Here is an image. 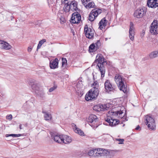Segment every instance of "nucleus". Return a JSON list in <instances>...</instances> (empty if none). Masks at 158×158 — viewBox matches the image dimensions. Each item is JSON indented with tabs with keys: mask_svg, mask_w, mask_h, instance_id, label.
<instances>
[{
	"mask_svg": "<svg viewBox=\"0 0 158 158\" xmlns=\"http://www.w3.org/2000/svg\"><path fill=\"white\" fill-rule=\"evenodd\" d=\"M105 60V59L102 54H98L96 57V60L93 64V65L97 64V66L100 71L102 77H104L105 72V68L103 64V63L106 62Z\"/></svg>",
	"mask_w": 158,
	"mask_h": 158,
	"instance_id": "nucleus-1",
	"label": "nucleus"
},
{
	"mask_svg": "<svg viewBox=\"0 0 158 158\" xmlns=\"http://www.w3.org/2000/svg\"><path fill=\"white\" fill-rule=\"evenodd\" d=\"M115 81L120 90H122L125 93H127L128 91V89L127 86L125 85L124 81V78L121 75L117 74L114 77Z\"/></svg>",
	"mask_w": 158,
	"mask_h": 158,
	"instance_id": "nucleus-2",
	"label": "nucleus"
},
{
	"mask_svg": "<svg viewBox=\"0 0 158 158\" xmlns=\"http://www.w3.org/2000/svg\"><path fill=\"white\" fill-rule=\"evenodd\" d=\"M99 94V89L97 88H92L86 94L85 97V99L89 101L97 98Z\"/></svg>",
	"mask_w": 158,
	"mask_h": 158,
	"instance_id": "nucleus-3",
	"label": "nucleus"
},
{
	"mask_svg": "<svg viewBox=\"0 0 158 158\" xmlns=\"http://www.w3.org/2000/svg\"><path fill=\"white\" fill-rule=\"evenodd\" d=\"M144 119L145 123L149 129L151 130H155L156 125L154 118L149 115H147L145 116Z\"/></svg>",
	"mask_w": 158,
	"mask_h": 158,
	"instance_id": "nucleus-4",
	"label": "nucleus"
},
{
	"mask_svg": "<svg viewBox=\"0 0 158 158\" xmlns=\"http://www.w3.org/2000/svg\"><path fill=\"white\" fill-rule=\"evenodd\" d=\"M146 11V9L144 7L142 8H139L135 11L134 15V17L136 18L139 19L141 18L145 15Z\"/></svg>",
	"mask_w": 158,
	"mask_h": 158,
	"instance_id": "nucleus-5",
	"label": "nucleus"
},
{
	"mask_svg": "<svg viewBox=\"0 0 158 158\" xmlns=\"http://www.w3.org/2000/svg\"><path fill=\"white\" fill-rule=\"evenodd\" d=\"M102 12V10L100 9H94L91 12L89 16V20L90 21H94L95 18Z\"/></svg>",
	"mask_w": 158,
	"mask_h": 158,
	"instance_id": "nucleus-6",
	"label": "nucleus"
},
{
	"mask_svg": "<svg viewBox=\"0 0 158 158\" xmlns=\"http://www.w3.org/2000/svg\"><path fill=\"white\" fill-rule=\"evenodd\" d=\"M98 121V118L94 114L90 115L87 119V121L89 123H93L92 124L90 125L94 128H96L98 127V125H97V124H95Z\"/></svg>",
	"mask_w": 158,
	"mask_h": 158,
	"instance_id": "nucleus-7",
	"label": "nucleus"
},
{
	"mask_svg": "<svg viewBox=\"0 0 158 158\" xmlns=\"http://www.w3.org/2000/svg\"><path fill=\"white\" fill-rule=\"evenodd\" d=\"M81 16L78 12H75L72 15L71 19V22L73 23H80L81 20Z\"/></svg>",
	"mask_w": 158,
	"mask_h": 158,
	"instance_id": "nucleus-8",
	"label": "nucleus"
},
{
	"mask_svg": "<svg viewBox=\"0 0 158 158\" xmlns=\"http://www.w3.org/2000/svg\"><path fill=\"white\" fill-rule=\"evenodd\" d=\"M94 152L95 157L103 156L108 152L107 150L100 148L94 149Z\"/></svg>",
	"mask_w": 158,
	"mask_h": 158,
	"instance_id": "nucleus-9",
	"label": "nucleus"
},
{
	"mask_svg": "<svg viewBox=\"0 0 158 158\" xmlns=\"http://www.w3.org/2000/svg\"><path fill=\"white\" fill-rule=\"evenodd\" d=\"M94 152L95 157L103 156L108 152L107 150L100 148L94 149Z\"/></svg>",
	"mask_w": 158,
	"mask_h": 158,
	"instance_id": "nucleus-10",
	"label": "nucleus"
},
{
	"mask_svg": "<svg viewBox=\"0 0 158 158\" xmlns=\"http://www.w3.org/2000/svg\"><path fill=\"white\" fill-rule=\"evenodd\" d=\"M150 31L153 35L158 34V26L156 21H154L151 24L150 27Z\"/></svg>",
	"mask_w": 158,
	"mask_h": 158,
	"instance_id": "nucleus-11",
	"label": "nucleus"
},
{
	"mask_svg": "<svg viewBox=\"0 0 158 158\" xmlns=\"http://www.w3.org/2000/svg\"><path fill=\"white\" fill-rule=\"evenodd\" d=\"M51 135L52 138L56 142L60 143H64L63 135H58L54 133L52 134Z\"/></svg>",
	"mask_w": 158,
	"mask_h": 158,
	"instance_id": "nucleus-12",
	"label": "nucleus"
},
{
	"mask_svg": "<svg viewBox=\"0 0 158 158\" xmlns=\"http://www.w3.org/2000/svg\"><path fill=\"white\" fill-rule=\"evenodd\" d=\"M84 31L86 36L89 39H91L94 35V32L91 28H88L87 25H85L84 27Z\"/></svg>",
	"mask_w": 158,
	"mask_h": 158,
	"instance_id": "nucleus-13",
	"label": "nucleus"
},
{
	"mask_svg": "<svg viewBox=\"0 0 158 158\" xmlns=\"http://www.w3.org/2000/svg\"><path fill=\"white\" fill-rule=\"evenodd\" d=\"M129 37L130 39L133 41L134 39L135 35V29L134 27L133 24L131 22L130 23V27L129 31Z\"/></svg>",
	"mask_w": 158,
	"mask_h": 158,
	"instance_id": "nucleus-14",
	"label": "nucleus"
},
{
	"mask_svg": "<svg viewBox=\"0 0 158 158\" xmlns=\"http://www.w3.org/2000/svg\"><path fill=\"white\" fill-rule=\"evenodd\" d=\"M147 6L152 8H156L158 6V0H148Z\"/></svg>",
	"mask_w": 158,
	"mask_h": 158,
	"instance_id": "nucleus-15",
	"label": "nucleus"
},
{
	"mask_svg": "<svg viewBox=\"0 0 158 158\" xmlns=\"http://www.w3.org/2000/svg\"><path fill=\"white\" fill-rule=\"evenodd\" d=\"M105 87L106 91L109 92L111 91L114 92L115 89H113L111 84L108 80H106L104 84Z\"/></svg>",
	"mask_w": 158,
	"mask_h": 158,
	"instance_id": "nucleus-16",
	"label": "nucleus"
},
{
	"mask_svg": "<svg viewBox=\"0 0 158 158\" xmlns=\"http://www.w3.org/2000/svg\"><path fill=\"white\" fill-rule=\"evenodd\" d=\"M106 121L108 122L110 125L111 126H114L118 124L119 122V120L114 119L111 118L110 119V118H107L106 120Z\"/></svg>",
	"mask_w": 158,
	"mask_h": 158,
	"instance_id": "nucleus-17",
	"label": "nucleus"
},
{
	"mask_svg": "<svg viewBox=\"0 0 158 158\" xmlns=\"http://www.w3.org/2000/svg\"><path fill=\"white\" fill-rule=\"evenodd\" d=\"M124 109V107H123L121 108V109L120 110H117L113 113L114 115L116 116H118L119 118H122L125 115V113L123 112Z\"/></svg>",
	"mask_w": 158,
	"mask_h": 158,
	"instance_id": "nucleus-18",
	"label": "nucleus"
},
{
	"mask_svg": "<svg viewBox=\"0 0 158 158\" xmlns=\"http://www.w3.org/2000/svg\"><path fill=\"white\" fill-rule=\"evenodd\" d=\"M58 60L56 58L52 61H51L50 62V67L52 69H55L58 67Z\"/></svg>",
	"mask_w": 158,
	"mask_h": 158,
	"instance_id": "nucleus-19",
	"label": "nucleus"
},
{
	"mask_svg": "<svg viewBox=\"0 0 158 158\" xmlns=\"http://www.w3.org/2000/svg\"><path fill=\"white\" fill-rule=\"evenodd\" d=\"M29 84L31 86L33 91L35 93L37 92L40 89L37 84L33 81H32L30 82Z\"/></svg>",
	"mask_w": 158,
	"mask_h": 158,
	"instance_id": "nucleus-20",
	"label": "nucleus"
},
{
	"mask_svg": "<svg viewBox=\"0 0 158 158\" xmlns=\"http://www.w3.org/2000/svg\"><path fill=\"white\" fill-rule=\"evenodd\" d=\"M72 126L73 127V129L75 132L78 133V134L81 136L84 135V133L83 132L81 129L78 128L75 124L74 123H73L72 124Z\"/></svg>",
	"mask_w": 158,
	"mask_h": 158,
	"instance_id": "nucleus-21",
	"label": "nucleus"
},
{
	"mask_svg": "<svg viewBox=\"0 0 158 158\" xmlns=\"http://www.w3.org/2000/svg\"><path fill=\"white\" fill-rule=\"evenodd\" d=\"M107 21L106 20L105 18H103L99 22V28L100 29H102L105 27L107 24Z\"/></svg>",
	"mask_w": 158,
	"mask_h": 158,
	"instance_id": "nucleus-22",
	"label": "nucleus"
},
{
	"mask_svg": "<svg viewBox=\"0 0 158 158\" xmlns=\"http://www.w3.org/2000/svg\"><path fill=\"white\" fill-rule=\"evenodd\" d=\"M70 4L71 10L73 11H76L78 9L77 3V2L75 1H73Z\"/></svg>",
	"mask_w": 158,
	"mask_h": 158,
	"instance_id": "nucleus-23",
	"label": "nucleus"
},
{
	"mask_svg": "<svg viewBox=\"0 0 158 158\" xmlns=\"http://www.w3.org/2000/svg\"><path fill=\"white\" fill-rule=\"evenodd\" d=\"M63 140L64 141V143H71L72 141V139L71 137L67 135H63Z\"/></svg>",
	"mask_w": 158,
	"mask_h": 158,
	"instance_id": "nucleus-24",
	"label": "nucleus"
},
{
	"mask_svg": "<svg viewBox=\"0 0 158 158\" xmlns=\"http://www.w3.org/2000/svg\"><path fill=\"white\" fill-rule=\"evenodd\" d=\"M42 113L44 114V119L46 120H51L52 116L50 114H49L47 112H45L43 111Z\"/></svg>",
	"mask_w": 158,
	"mask_h": 158,
	"instance_id": "nucleus-25",
	"label": "nucleus"
},
{
	"mask_svg": "<svg viewBox=\"0 0 158 158\" xmlns=\"http://www.w3.org/2000/svg\"><path fill=\"white\" fill-rule=\"evenodd\" d=\"M68 3V2L63 3L65 4L63 9L64 11L66 12H68L71 10L70 4H69Z\"/></svg>",
	"mask_w": 158,
	"mask_h": 158,
	"instance_id": "nucleus-26",
	"label": "nucleus"
},
{
	"mask_svg": "<svg viewBox=\"0 0 158 158\" xmlns=\"http://www.w3.org/2000/svg\"><path fill=\"white\" fill-rule=\"evenodd\" d=\"M149 57L151 59H153L158 56V51H155L150 53L149 55Z\"/></svg>",
	"mask_w": 158,
	"mask_h": 158,
	"instance_id": "nucleus-27",
	"label": "nucleus"
},
{
	"mask_svg": "<svg viewBox=\"0 0 158 158\" xmlns=\"http://www.w3.org/2000/svg\"><path fill=\"white\" fill-rule=\"evenodd\" d=\"M12 46L7 42H6L2 49L6 50H9L11 48Z\"/></svg>",
	"mask_w": 158,
	"mask_h": 158,
	"instance_id": "nucleus-28",
	"label": "nucleus"
},
{
	"mask_svg": "<svg viewBox=\"0 0 158 158\" xmlns=\"http://www.w3.org/2000/svg\"><path fill=\"white\" fill-rule=\"evenodd\" d=\"M95 5L93 2H91L88 3V4H86L85 6L86 8H94Z\"/></svg>",
	"mask_w": 158,
	"mask_h": 158,
	"instance_id": "nucleus-29",
	"label": "nucleus"
},
{
	"mask_svg": "<svg viewBox=\"0 0 158 158\" xmlns=\"http://www.w3.org/2000/svg\"><path fill=\"white\" fill-rule=\"evenodd\" d=\"M97 50V48L95 47V45L94 44H92L89 47V51L90 52H93Z\"/></svg>",
	"mask_w": 158,
	"mask_h": 158,
	"instance_id": "nucleus-30",
	"label": "nucleus"
},
{
	"mask_svg": "<svg viewBox=\"0 0 158 158\" xmlns=\"http://www.w3.org/2000/svg\"><path fill=\"white\" fill-rule=\"evenodd\" d=\"M93 109L94 110H95L97 111H101V107H100V105H95L93 107Z\"/></svg>",
	"mask_w": 158,
	"mask_h": 158,
	"instance_id": "nucleus-31",
	"label": "nucleus"
},
{
	"mask_svg": "<svg viewBox=\"0 0 158 158\" xmlns=\"http://www.w3.org/2000/svg\"><path fill=\"white\" fill-rule=\"evenodd\" d=\"M46 42V40L45 39H43L41 40L40 41L37 47V50L40 48L42 45L45 42Z\"/></svg>",
	"mask_w": 158,
	"mask_h": 158,
	"instance_id": "nucleus-32",
	"label": "nucleus"
},
{
	"mask_svg": "<svg viewBox=\"0 0 158 158\" xmlns=\"http://www.w3.org/2000/svg\"><path fill=\"white\" fill-rule=\"evenodd\" d=\"M92 88H97L99 89V85L98 82L96 81L94 82V83L92 84Z\"/></svg>",
	"mask_w": 158,
	"mask_h": 158,
	"instance_id": "nucleus-33",
	"label": "nucleus"
},
{
	"mask_svg": "<svg viewBox=\"0 0 158 158\" xmlns=\"http://www.w3.org/2000/svg\"><path fill=\"white\" fill-rule=\"evenodd\" d=\"M21 136V134H6V137H8L9 136H12L13 137H17Z\"/></svg>",
	"mask_w": 158,
	"mask_h": 158,
	"instance_id": "nucleus-34",
	"label": "nucleus"
},
{
	"mask_svg": "<svg viewBox=\"0 0 158 158\" xmlns=\"http://www.w3.org/2000/svg\"><path fill=\"white\" fill-rule=\"evenodd\" d=\"M36 93L41 97H43L44 95V93L42 90H39Z\"/></svg>",
	"mask_w": 158,
	"mask_h": 158,
	"instance_id": "nucleus-35",
	"label": "nucleus"
},
{
	"mask_svg": "<svg viewBox=\"0 0 158 158\" xmlns=\"http://www.w3.org/2000/svg\"><path fill=\"white\" fill-rule=\"evenodd\" d=\"M62 67L65 68L67 65V60L65 58H62Z\"/></svg>",
	"mask_w": 158,
	"mask_h": 158,
	"instance_id": "nucleus-36",
	"label": "nucleus"
},
{
	"mask_svg": "<svg viewBox=\"0 0 158 158\" xmlns=\"http://www.w3.org/2000/svg\"><path fill=\"white\" fill-rule=\"evenodd\" d=\"M94 149L90 150L88 152V155L90 156H94L95 157L94 155Z\"/></svg>",
	"mask_w": 158,
	"mask_h": 158,
	"instance_id": "nucleus-37",
	"label": "nucleus"
},
{
	"mask_svg": "<svg viewBox=\"0 0 158 158\" xmlns=\"http://www.w3.org/2000/svg\"><path fill=\"white\" fill-rule=\"evenodd\" d=\"M100 107H101V111H104L105 110H106L108 108L105 105H100Z\"/></svg>",
	"mask_w": 158,
	"mask_h": 158,
	"instance_id": "nucleus-38",
	"label": "nucleus"
},
{
	"mask_svg": "<svg viewBox=\"0 0 158 158\" xmlns=\"http://www.w3.org/2000/svg\"><path fill=\"white\" fill-rule=\"evenodd\" d=\"M115 140L119 142L118 144H123L124 143L123 141L124 140L123 139H116Z\"/></svg>",
	"mask_w": 158,
	"mask_h": 158,
	"instance_id": "nucleus-39",
	"label": "nucleus"
},
{
	"mask_svg": "<svg viewBox=\"0 0 158 158\" xmlns=\"http://www.w3.org/2000/svg\"><path fill=\"white\" fill-rule=\"evenodd\" d=\"M57 88V86L56 85H54L53 87L49 89V92H51L55 90Z\"/></svg>",
	"mask_w": 158,
	"mask_h": 158,
	"instance_id": "nucleus-40",
	"label": "nucleus"
},
{
	"mask_svg": "<svg viewBox=\"0 0 158 158\" xmlns=\"http://www.w3.org/2000/svg\"><path fill=\"white\" fill-rule=\"evenodd\" d=\"M82 4L85 6V5H86L89 2L91 1V0H81Z\"/></svg>",
	"mask_w": 158,
	"mask_h": 158,
	"instance_id": "nucleus-41",
	"label": "nucleus"
},
{
	"mask_svg": "<svg viewBox=\"0 0 158 158\" xmlns=\"http://www.w3.org/2000/svg\"><path fill=\"white\" fill-rule=\"evenodd\" d=\"M6 41L0 40V48L2 49Z\"/></svg>",
	"mask_w": 158,
	"mask_h": 158,
	"instance_id": "nucleus-42",
	"label": "nucleus"
},
{
	"mask_svg": "<svg viewBox=\"0 0 158 158\" xmlns=\"http://www.w3.org/2000/svg\"><path fill=\"white\" fill-rule=\"evenodd\" d=\"M94 45H95V47L97 49L98 48L100 45V43L99 41L98 40L97 41V42Z\"/></svg>",
	"mask_w": 158,
	"mask_h": 158,
	"instance_id": "nucleus-43",
	"label": "nucleus"
},
{
	"mask_svg": "<svg viewBox=\"0 0 158 158\" xmlns=\"http://www.w3.org/2000/svg\"><path fill=\"white\" fill-rule=\"evenodd\" d=\"M76 87L77 88V90L79 91H81V90L80 89L81 88V85L80 83H77V85H76Z\"/></svg>",
	"mask_w": 158,
	"mask_h": 158,
	"instance_id": "nucleus-44",
	"label": "nucleus"
},
{
	"mask_svg": "<svg viewBox=\"0 0 158 158\" xmlns=\"http://www.w3.org/2000/svg\"><path fill=\"white\" fill-rule=\"evenodd\" d=\"M6 118L7 119L11 120L12 119V115L11 114L7 115L6 116Z\"/></svg>",
	"mask_w": 158,
	"mask_h": 158,
	"instance_id": "nucleus-45",
	"label": "nucleus"
},
{
	"mask_svg": "<svg viewBox=\"0 0 158 158\" xmlns=\"http://www.w3.org/2000/svg\"><path fill=\"white\" fill-rule=\"evenodd\" d=\"M5 93L2 91H0V97H3L5 96Z\"/></svg>",
	"mask_w": 158,
	"mask_h": 158,
	"instance_id": "nucleus-46",
	"label": "nucleus"
},
{
	"mask_svg": "<svg viewBox=\"0 0 158 158\" xmlns=\"http://www.w3.org/2000/svg\"><path fill=\"white\" fill-rule=\"evenodd\" d=\"M32 49V48L31 46L28 47L27 49L28 51L29 52H31V51Z\"/></svg>",
	"mask_w": 158,
	"mask_h": 158,
	"instance_id": "nucleus-47",
	"label": "nucleus"
},
{
	"mask_svg": "<svg viewBox=\"0 0 158 158\" xmlns=\"http://www.w3.org/2000/svg\"><path fill=\"white\" fill-rule=\"evenodd\" d=\"M142 33H141L140 35V36L141 38H142V37H143V36H144V31L143 30L142 31Z\"/></svg>",
	"mask_w": 158,
	"mask_h": 158,
	"instance_id": "nucleus-48",
	"label": "nucleus"
},
{
	"mask_svg": "<svg viewBox=\"0 0 158 158\" xmlns=\"http://www.w3.org/2000/svg\"><path fill=\"white\" fill-rule=\"evenodd\" d=\"M140 128V126L139 125L137 126L135 128L136 130H138Z\"/></svg>",
	"mask_w": 158,
	"mask_h": 158,
	"instance_id": "nucleus-49",
	"label": "nucleus"
},
{
	"mask_svg": "<svg viewBox=\"0 0 158 158\" xmlns=\"http://www.w3.org/2000/svg\"><path fill=\"white\" fill-rule=\"evenodd\" d=\"M68 0H64V2H62V4H63V3H66V2Z\"/></svg>",
	"mask_w": 158,
	"mask_h": 158,
	"instance_id": "nucleus-50",
	"label": "nucleus"
},
{
	"mask_svg": "<svg viewBox=\"0 0 158 158\" xmlns=\"http://www.w3.org/2000/svg\"><path fill=\"white\" fill-rule=\"evenodd\" d=\"M21 127H22V125L21 124L20 125H19V128L20 129H22V128Z\"/></svg>",
	"mask_w": 158,
	"mask_h": 158,
	"instance_id": "nucleus-51",
	"label": "nucleus"
},
{
	"mask_svg": "<svg viewBox=\"0 0 158 158\" xmlns=\"http://www.w3.org/2000/svg\"><path fill=\"white\" fill-rule=\"evenodd\" d=\"M107 40V38H105V40L106 41Z\"/></svg>",
	"mask_w": 158,
	"mask_h": 158,
	"instance_id": "nucleus-52",
	"label": "nucleus"
}]
</instances>
